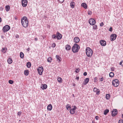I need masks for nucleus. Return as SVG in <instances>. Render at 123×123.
Returning a JSON list of instances; mask_svg holds the SVG:
<instances>
[{
    "instance_id": "obj_37",
    "label": "nucleus",
    "mask_w": 123,
    "mask_h": 123,
    "mask_svg": "<svg viewBox=\"0 0 123 123\" xmlns=\"http://www.w3.org/2000/svg\"><path fill=\"white\" fill-rule=\"evenodd\" d=\"M9 83L11 84H12L13 83V80H10L9 81Z\"/></svg>"
},
{
    "instance_id": "obj_29",
    "label": "nucleus",
    "mask_w": 123,
    "mask_h": 123,
    "mask_svg": "<svg viewBox=\"0 0 123 123\" xmlns=\"http://www.w3.org/2000/svg\"><path fill=\"white\" fill-rule=\"evenodd\" d=\"M58 81L60 83H62V78L59 77L57 79Z\"/></svg>"
},
{
    "instance_id": "obj_30",
    "label": "nucleus",
    "mask_w": 123,
    "mask_h": 123,
    "mask_svg": "<svg viewBox=\"0 0 123 123\" xmlns=\"http://www.w3.org/2000/svg\"><path fill=\"white\" fill-rule=\"evenodd\" d=\"M66 107L67 110H69L71 108L69 104L67 105H66Z\"/></svg>"
},
{
    "instance_id": "obj_53",
    "label": "nucleus",
    "mask_w": 123,
    "mask_h": 123,
    "mask_svg": "<svg viewBox=\"0 0 123 123\" xmlns=\"http://www.w3.org/2000/svg\"><path fill=\"white\" fill-rule=\"evenodd\" d=\"M16 37L17 38H18L19 37V36L18 35H17L16 36Z\"/></svg>"
},
{
    "instance_id": "obj_52",
    "label": "nucleus",
    "mask_w": 123,
    "mask_h": 123,
    "mask_svg": "<svg viewBox=\"0 0 123 123\" xmlns=\"http://www.w3.org/2000/svg\"><path fill=\"white\" fill-rule=\"evenodd\" d=\"M122 62H123V61H122L121 62H120L119 63V64L120 65H121V66H122Z\"/></svg>"
},
{
    "instance_id": "obj_35",
    "label": "nucleus",
    "mask_w": 123,
    "mask_h": 123,
    "mask_svg": "<svg viewBox=\"0 0 123 123\" xmlns=\"http://www.w3.org/2000/svg\"><path fill=\"white\" fill-rule=\"evenodd\" d=\"M58 1L60 3H62L63 2L64 0H58Z\"/></svg>"
},
{
    "instance_id": "obj_38",
    "label": "nucleus",
    "mask_w": 123,
    "mask_h": 123,
    "mask_svg": "<svg viewBox=\"0 0 123 123\" xmlns=\"http://www.w3.org/2000/svg\"><path fill=\"white\" fill-rule=\"evenodd\" d=\"M92 19H91V18L90 19V20L89 21V23L91 25H92Z\"/></svg>"
},
{
    "instance_id": "obj_10",
    "label": "nucleus",
    "mask_w": 123,
    "mask_h": 123,
    "mask_svg": "<svg viewBox=\"0 0 123 123\" xmlns=\"http://www.w3.org/2000/svg\"><path fill=\"white\" fill-rule=\"evenodd\" d=\"M100 43L101 46H105L106 44V42L103 40H101L100 41Z\"/></svg>"
},
{
    "instance_id": "obj_64",
    "label": "nucleus",
    "mask_w": 123,
    "mask_h": 123,
    "mask_svg": "<svg viewBox=\"0 0 123 123\" xmlns=\"http://www.w3.org/2000/svg\"><path fill=\"white\" fill-rule=\"evenodd\" d=\"M74 85H75L74 84Z\"/></svg>"
},
{
    "instance_id": "obj_51",
    "label": "nucleus",
    "mask_w": 123,
    "mask_h": 123,
    "mask_svg": "<svg viewBox=\"0 0 123 123\" xmlns=\"http://www.w3.org/2000/svg\"><path fill=\"white\" fill-rule=\"evenodd\" d=\"M112 28L111 27L109 29V31H112Z\"/></svg>"
},
{
    "instance_id": "obj_63",
    "label": "nucleus",
    "mask_w": 123,
    "mask_h": 123,
    "mask_svg": "<svg viewBox=\"0 0 123 123\" xmlns=\"http://www.w3.org/2000/svg\"><path fill=\"white\" fill-rule=\"evenodd\" d=\"M15 19H17V18H15Z\"/></svg>"
},
{
    "instance_id": "obj_14",
    "label": "nucleus",
    "mask_w": 123,
    "mask_h": 123,
    "mask_svg": "<svg viewBox=\"0 0 123 123\" xmlns=\"http://www.w3.org/2000/svg\"><path fill=\"white\" fill-rule=\"evenodd\" d=\"M74 42L76 43H78L80 41L79 38L77 37H76L74 38Z\"/></svg>"
},
{
    "instance_id": "obj_8",
    "label": "nucleus",
    "mask_w": 123,
    "mask_h": 123,
    "mask_svg": "<svg viewBox=\"0 0 123 123\" xmlns=\"http://www.w3.org/2000/svg\"><path fill=\"white\" fill-rule=\"evenodd\" d=\"M118 111L116 109H114L112 111V115L113 117H115L117 114Z\"/></svg>"
},
{
    "instance_id": "obj_46",
    "label": "nucleus",
    "mask_w": 123,
    "mask_h": 123,
    "mask_svg": "<svg viewBox=\"0 0 123 123\" xmlns=\"http://www.w3.org/2000/svg\"><path fill=\"white\" fill-rule=\"evenodd\" d=\"M111 69L112 71H114V68L113 67H111Z\"/></svg>"
},
{
    "instance_id": "obj_2",
    "label": "nucleus",
    "mask_w": 123,
    "mask_h": 123,
    "mask_svg": "<svg viewBox=\"0 0 123 123\" xmlns=\"http://www.w3.org/2000/svg\"><path fill=\"white\" fill-rule=\"evenodd\" d=\"M86 53L88 57H91L93 54V51L89 47H86Z\"/></svg>"
},
{
    "instance_id": "obj_44",
    "label": "nucleus",
    "mask_w": 123,
    "mask_h": 123,
    "mask_svg": "<svg viewBox=\"0 0 123 123\" xmlns=\"http://www.w3.org/2000/svg\"><path fill=\"white\" fill-rule=\"evenodd\" d=\"M100 91L99 90H98L96 92V94L98 95H99L100 93Z\"/></svg>"
},
{
    "instance_id": "obj_5",
    "label": "nucleus",
    "mask_w": 123,
    "mask_h": 123,
    "mask_svg": "<svg viewBox=\"0 0 123 123\" xmlns=\"http://www.w3.org/2000/svg\"><path fill=\"white\" fill-rule=\"evenodd\" d=\"M10 28V27L8 25H6L4 26L2 29V30L3 32L5 33Z\"/></svg>"
},
{
    "instance_id": "obj_34",
    "label": "nucleus",
    "mask_w": 123,
    "mask_h": 123,
    "mask_svg": "<svg viewBox=\"0 0 123 123\" xmlns=\"http://www.w3.org/2000/svg\"><path fill=\"white\" fill-rule=\"evenodd\" d=\"M52 38L54 39H55L56 38V36L55 34H54L52 35Z\"/></svg>"
},
{
    "instance_id": "obj_11",
    "label": "nucleus",
    "mask_w": 123,
    "mask_h": 123,
    "mask_svg": "<svg viewBox=\"0 0 123 123\" xmlns=\"http://www.w3.org/2000/svg\"><path fill=\"white\" fill-rule=\"evenodd\" d=\"M22 6L24 7L26 6L27 4V0H22Z\"/></svg>"
},
{
    "instance_id": "obj_42",
    "label": "nucleus",
    "mask_w": 123,
    "mask_h": 123,
    "mask_svg": "<svg viewBox=\"0 0 123 123\" xmlns=\"http://www.w3.org/2000/svg\"><path fill=\"white\" fill-rule=\"evenodd\" d=\"M21 111H19L18 112V115L19 116H20L21 114Z\"/></svg>"
},
{
    "instance_id": "obj_16",
    "label": "nucleus",
    "mask_w": 123,
    "mask_h": 123,
    "mask_svg": "<svg viewBox=\"0 0 123 123\" xmlns=\"http://www.w3.org/2000/svg\"><path fill=\"white\" fill-rule=\"evenodd\" d=\"M56 58L57 61H58L59 62H60L61 61V58L58 55H56Z\"/></svg>"
},
{
    "instance_id": "obj_48",
    "label": "nucleus",
    "mask_w": 123,
    "mask_h": 123,
    "mask_svg": "<svg viewBox=\"0 0 123 123\" xmlns=\"http://www.w3.org/2000/svg\"><path fill=\"white\" fill-rule=\"evenodd\" d=\"M87 72H85L83 74V75L84 76H86L87 75Z\"/></svg>"
},
{
    "instance_id": "obj_22",
    "label": "nucleus",
    "mask_w": 123,
    "mask_h": 123,
    "mask_svg": "<svg viewBox=\"0 0 123 123\" xmlns=\"http://www.w3.org/2000/svg\"><path fill=\"white\" fill-rule=\"evenodd\" d=\"M24 54L22 52H20V55L21 58L22 59L23 58H24Z\"/></svg>"
},
{
    "instance_id": "obj_23",
    "label": "nucleus",
    "mask_w": 123,
    "mask_h": 123,
    "mask_svg": "<svg viewBox=\"0 0 123 123\" xmlns=\"http://www.w3.org/2000/svg\"><path fill=\"white\" fill-rule=\"evenodd\" d=\"M26 66L27 68H30L31 66V63L30 62H28L27 63Z\"/></svg>"
},
{
    "instance_id": "obj_20",
    "label": "nucleus",
    "mask_w": 123,
    "mask_h": 123,
    "mask_svg": "<svg viewBox=\"0 0 123 123\" xmlns=\"http://www.w3.org/2000/svg\"><path fill=\"white\" fill-rule=\"evenodd\" d=\"M6 10L7 12H8L9 11L10 9V7L9 5H7L5 7Z\"/></svg>"
},
{
    "instance_id": "obj_36",
    "label": "nucleus",
    "mask_w": 123,
    "mask_h": 123,
    "mask_svg": "<svg viewBox=\"0 0 123 123\" xmlns=\"http://www.w3.org/2000/svg\"><path fill=\"white\" fill-rule=\"evenodd\" d=\"M99 89H98L97 88L95 87L94 88L93 91L95 92H96Z\"/></svg>"
},
{
    "instance_id": "obj_57",
    "label": "nucleus",
    "mask_w": 123,
    "mask_h": 123,
    "mask_svg": "<svg viewBox=\"0 0 123 123\" xmlns=\"http://www.w3.org/2000/svg\"><path fill=\"white\" fill-rule=\"evenodd\" d=\"M1 18L0 17V23L1 22Z\"/></svg>"
},
{
    "instance_id": "obj_17",
    "label": "nucleus",
    "mask_w": 123,
    "mask_h": 123,
    "mask_svg": "<svg viewBox=\"0 0 123 123\" xmlns=\"http://www.w3.org/2000/svg\"><path fill=\"white\" fill-rule=\"evenodd\" d=\"M52 108V106L51 104H49L47 106V110L48 111H51Z\"/></svg>"
},
{
    "instance_id": "obj_39",
    "label": "nucleus",
    "mask_w": 123,
    "mask_h": 123,
    "mask_svg": "<svg viewBox=\"0 0 123 123\" xmlns=\"http://www.w3.org/2000/svg\"><path fill=\"white\" fill-rule=\"evenodd\" d=\"M80 69L79 68H77L75 71V72L76 73H78L79 72Z\"/></svg>"
},
{
    "instance_id": "obj_6",
    "label": "nucleus",
    "mask_w": 123,
    "mask_h": 123,
    "mask_svg": "<svg viewBox=\"0 0 123 123\" xmlns=\"http://www.w3.org/2000/svg\"><path fill=\"white\" fill-rule=\"evenodd\" d=\"M38 73L40 75L42 74V72L43 70V67L42 66L39 67V68L37 69Z\"/></svg>"
},
{
    "instance_id": "obj_50",
    "label": "nucleus",
    "mask_w": 123,
    "mask_h": 123,
    "mask_svg": "<svg viewBox=\"0 0 123 123\" xmlns=\"http://www.w3.org/2000/svg\"><path fill=\"white\" fill-rule=\"evenodd\" d=\"M0 10L1 11H2L3 10V8L1 6L0 8Z\"/></svg>"
},
{
    "instance_id": "obj_58",
    "label": "nucleus",
    "mask_w": 123,
    "mask_h": 123,
    "mask_svg": "<svg viewBox=\"0 0 123 123\" xmlns=\"http://www.w3.org/2000/svg\"><path fill=\"white\" fill-rule=\"evenodd\" d=\"M1 38H4V36H1Z\"/></svg>"
},
{
    "instance_id": "obj_18",
    "label": "nucleus",
    "mask_w": 123,
    "mask_h": 123,
    "mask_svg": "<svg viewBox=\"0 0 123 123\" xmlns=\"http://www.w3.org/2000/svg\"><path fill=\"white\" fill-rule=\"evenodd\" d=\"M65 48L67 50H69L71 49V46L67 44L65 46Z\"/></svg>"
},
{
    "instance_id": "obj_25",
    "label": "nucleus",
    "mask_w": 123,
    "mask_h": 123,
    "mask_svg": "<svg viewBox=\"0 0 123 123\" xmlns=\"http://www.w3.org/2000/svg\"><path fill=\"white\" fill-rule=\"evenodd\" d=\"M74 3L73 2H71L70 4V6L71 7L73 8L74 7Z\"/></svg>"
},
{
    "instance_id": "obj_62",
    "label": "nucleus",
    "mask_w": 123,
    "mask_h": 123,
    "mask_svg": "<svg viewBox=\"0 0 123 123\" xmlns=\"http://www.w3.org/2000/svg\"><path fill=\"white\" fill-rule=\"evenodd\" d=\"M122 117L123 118V114H122Z\"/></svg>"
},
{
    "instance_id": "obj_41",
    "label": "nucleus",
    "mask_w": 123,
    "mask_h": 123,
    "mask_svg": "<svg viewBox=\"0 0 123 123\" xmlns=\"http://www.w3.org/2000/svg\"><path fill=\"white\" fill-rule=\"evenodd\" d=\"M118 123H123V120L122 119L120 120L119 121Z\"/></svg>"
},
{
    "instance_id": "obj_28",
    "label": "nucleus",
    "mask_w": 123,
    "mask_h": 123,
    "mask_svg": "<svg viewBox=\"0 0 123 123\" xmlns=\"http://www.w3.org/2000/svg\"><path fill=\"white\" fill-rule=\"evenodd\" d=\"M109 110L108 109H106L105 110L104 112V114L105 115H106L109 112Z\"/></svg>"
},
{
    "instance_id": "obj_40",
    "label": "nucleus",
    "mask_w": 123,
    "mask_h": 123,
    "mask_svg": "<svg viewBox=\"0 0 123 123\" xmlns=\"http://www.w3.org/2000/svg\"><path fill=\"white\" fill-rule=\"evenodd\" d=\"M2 52L5 53L6 52V49L4 48H2Z\"/></svg>"
},
{
    "instance_id": "obj_3",
    "label": "nucleus",
    "mask_w": 123,
    "mask_h": 123,
    "mask_svg": "<svg viewBox=\"0 0 123 123\" xmlns=\"http://www.w3.org/2000/svg\"><path fill=\"white\" fill-rule=\"evenodd\" d=\"M80 49V46L77 44L75 43L72 47V50L74 53H76L78 52Z\"/></svg>"
},
{
    "instance_id": "obj_31",
    "label": "nucleus",
    "mask_w": 123,
    "mask_h": 123,
    "mask_svg": "<svg viewBox=\"0 0 123 123\" xmlns=\"http://www.w3.org/2000/svg\"><path fill=\"white\" fill-rule=\"evenodd\" d=\"M110 98V96L109 95L107 94L106 95V98L107 99H109Z\"/></svg>"
},
{
    "instance_id": "obj_27",
    "label": "nucleus",
    "mask_w": 123,
    "mask_h": 123,
    "mask_svg": "<svg viewBox=\"0 0 123 123\" xmlns=\"http://www.w3.org/2000/svg\"><path fill=\"white\" fill-rule=\"evenodd\" d=\"M114 75V74L112 72H111L109 74V76L111 77H113Z\"/></svg>"
},
{
    "instance_id": "obj_33",
    "label": "nucleus",
    "mask_w": 123,
    "mask_h": 123,
    "mask_svg": "<svg viewBox=\"0 0 123 123\" xmlns=\"http://www.w3.org/2000/svg\"><path fill=\"white\" fill-rule=\"evenodd\" d=\"M97 29V26L96 25H94L93 27V29L96 30Z\"/></svg>"
},
{
    "instance_id": "obj_49",
    "label": "nucleus",
    "mask_w": 123,
    "mask_h": 123,
    "mask_svg": "<svg viewBox=\"0 0 123 123\" xmlns=\"http://www.w3.org/2000/svg\"><path fill=\"white\" fill-rule=\"evenodd\" d=\"M99 79L100 81H102L103 80V77H102L101 78H100Z\"/></svg>"
},
{
    "instance_id": "obj_7",
    "label": "nucleus",
    "mask_w": 123,
    "mask_h": 123,
    "mask_svg": "<svg viewBox=\"0 0 123 123\" xmlns=\"http://www.w3.org/2000/svg\"><path fill=\"white\" fill-rule=\"evenodd\" d=\"M117 37V35L115 34H111V41H113Z\"/></svg>"
},
{
    "instance_id": "obj_43",
    "label": "nucleus",
    "mask_w": 123,
    "mask_h": 123,
    "mask_svg": "<svg viewBox=\"0 0 123 123\" xmlns=\"http://www.w3.org/2000/svg\"><path fill=\"white\" fill-rule=\"evenodd\" d=\"M56 46V44L55 43H53L52 44V47L53 48L55 47Z\"/></svg>"
},
{
    "instance_id": "obj_56",
    "label": "nucleus",
    "mask_w": 123,
    "mask_h": 123,
    "mask_svg": "<svg viewBox=\"0 0 123 123\" xmlns=\"http://www.w3.org/2000/svg\"><path fill=\"white\" fill-rule=\"evenodd\" d=\"M38 40L37 38H35V41H37Z\"/></svg>"
},
{
    "instance_id": "obj_21",
    "label": "nucleus",
    "mask_w": 123,
    "mask_h": 123,
    "mask_svg": "<svg viewBox=\"0 0 123 123\" xmlns=\"http://www.w3.org/2000/svg\"><path fill=\"white\" fill-rule=\"evenodd\" d=\"M25 74L26 76H27L29 74V71L28 70H26L24 71Z\"/></svg>"
},
{
    "instance_id": "obj_26",
    "label": "nucleus",
    "mask_w": 123,
    "mask_h": 123,
    "mask_svg": "<svg viewBox=\"0 0 123 123\" xmlns=\"http://www.w3.org/2000/svg\"><path fill=\"white\" fill-rule=\"evenodd\" d=\"M7 62L9 64H11V63L12 62V60L11 58H9L7 60Z\"/></svg>"
},
{
    "instance_id": "obj_32",
    "label": "nucleus",
    "mask_w": 123,
    "mask_h": 123,
    "mask_svg": "<svg viewBox=\"0 0 123 123\" xmlns=\"http://www.w3.org/2000/svg\"><path fill=\"white\" fill-rule=\"evenodd\" d=\"M51 60L52 58L50 57H49L48 58L47 60L48 62H50L51 61Z\"/></svg>"
},
{
    "instance_id": "obj_24",
    "label": "nucleus",
    "mask_w": 123,
    "mask_h": 123,
    "mask_svg": "<svg viewBox=\"0 0 123 123\" xmlns=\"http://www.w3.org/2000/svg\"><path fill=\"white\" fill-rule=\"evenodd\" d=\"M92 19V25H94L96 23V21L95 20L93 19L92 18H91Z\"/></svg>"
},
{
    "instance_id": "obj_1",
    "label": "nucleus",
    "mask_w": 123,
    "mask_h": 123,
    "mask_svg": "<svg viewBox=\"0 0 123 123\" xmlns=\"http://www.w3.org/2000/svg\"><path fill=\"white\" fill-rule=\"evenodd\" d=\"M21 22L23 26L26 28L29 25L28 21L27 18L25 16L21 19Z\"/></svg>"
},
{
    "instance_id": "obj_12",
    "label": "nucleus",
    "mask_w": 123,
    "mask_h": 123,
    "mask_svg": "<svg viewBox=\"0 0 123 123\" xmlns=\"http://www.w3.org/2000/svg\"><path fill=\"white\" fill-rule=\"evenodd\" d=\"M62 37V35L59 33L58 32H57L56 35V38L58 40L60 39Z\"/></svg>"
},
{
    "instance_id": "obj_13",
    "label": "nucleus",
    "mask_w": 123,
    "mask_h": 123,
    "mask_svg": "<svg viewBox=\"0 0 123 123\" xmlns=\"http://www.w3.org/2000/svg\"><path fill=\"white\" fill-rule=\"evenodd\" d=\"M47 85L45 84H42L41 88L43 89H46L47 88Z\"/></svg>"
},
{
    "instance_id": "obj_45",
    "label": "nucleus",
    "mask_w": 123,
    "mask_h": 123,
    "mask_svg": "<svg viewBox=\"0 0 123 123\" xmlns=\"http://www.w3.org/2000/svg\"><path fill=\"white\" fill-rule=\"evenodd\" d=\"M104 25V24L103 22H101V23H100V25L101 26H103Z\"/></svg>"
},
{
    "instance_id": "obj_9",
    "label": "nucleus",
    "mask_w": 123,
    "mask_h": 123,
    "mask_svg": "<svg viewBox=\"0 0 123 123\" xmlns=\"http://www.w3.org/2000/svg\"><path fill=\"white\" fill-rule=\"evenodd\" d=\"M77 108V107L74 106L72 109H70V113L71 114H73L75 112V110Z\"/></svg>"
},
{
    "instance_id": "obj_55",
    "label": "nucleus",
    "mask_w": 123,
    "mask_h": 123,
    "mask_svg": "<svg viewBox=\"0 0 123 123\" xmlns=\"http://www.w3.org/2000/svg\"><path fill=\"white\" fill-rule=\"evenodd\" d=\"M30 50V48H28L27 49V50L28 51H29Z\"/></svg>"
},
{
    "instance_id": "obj_4",
    "label": "nucleus",
    "mask_w": 123,
    "mask_h": 123,
    "mask_svg": "<svg viewBox=\"0 0 123 123\" xmlns=\"http://www.w3.org/2000/svg\"><path fill=\"white\" fill-rule=\"evenodd\" d=\"M119 81L117 79L114 80L112 82V85L115 87H117L119 86Z\"/></svg>"
},
{
    "instance_id": "obj_15",
    "label": "nucleus",
    "mask_w": 123,
    "mask_h": 123,
    "mask_svg": "<svg viewBox=\"0 0 123 123\" xmlns=\"http://www.w3.org/2000/svg\"><path fill=\"white\" fill-rule=\"evenodd\" d=\"M89 80V79L88 78H86L85 80V82L83 83V84L84 85L88 83Z\"/></svg>"
},
{
    "instance_id": "obj_54",
    "label": "nucleus",
    "mask_w": 123,
    "mask_h": 123,
    "mask_svg": "<svg viewBox=\"0 0 123 123\" xmlns=\"http://www.w3.org/2000/svg\"><path fill=\"white\" fill-rule=\"evenodd\" d=\"M76 79L78 80L79 79V77H77L76 78Z\"/></svg>"
},
{
    "instance_id": "obj_59",
    "label": "nucleus",
    "mask_w": 123,
    "mask_h": 123,
    "mask_svg": "<svg viewBox=\"0 0 123 123\" xmlns=\"http://www.w3.org/2000/svg\"><path fill=\"white\" fill-rule=\"evenodd\" d=\"M122 66L123 67V62L122 63Z\"/></svg>"
},
{
    "instance_id": "obj_60",
    "label": "nucleus",
    "mask_w": 123,
    "mask_h": 123,
    "mask_svg": "<svg viewBox=\"0 0 123 123\" xmlns=\"http://www.w3.org/2000/svg\"><path fill=\"white\" fill-rule=\"evenodd\" d=\"M88 14H91V13L90 14V12H89L88 13Z\"/></svg>"
},
{
    "instance_id": "obj_61",
    "label": "nucleus",
    "mask_w": 123,
    "mask_h": 123,
    "mask_svg": "<svg viewBox=\"0 0 123 123\" xmlns=\"http://www.w3.org/2000/svg\"><path fill=\"white\" fill-rule=\"evenodd\" d=\"M96 78H97L96 77L95 78H94V80H96Z\"/></svg>"
},
{
    "instance_id": "obj_19",
    "label": "nucleus",
    "mask_w": 123,
    "mask_h": 123,
    "mask_svg": "<svg viewBox=\"0 0 123 123\" xmlns=\"http://www.w3.org/2000/svg\"><path fill=\"white\" fill-rule=\"evenodd\" d=\"M81 5L85 9H86L87 8V5L85 3H82Z\"/></svg>"
},
{
    "instance_id": "obj_47",
    "label": "nucleus",
    "mask_w": 123,
    "mask_h": 123,
    "mask_svg": "<svg viewBox=\"0 0 123 123\" xmlns=\"http://www.w3.org/2000/svg\"><path fill=\"white\" fill-rule=\"evenodd\" d=\"M95 119L96 120H98L99 119V117L98 116H96L95 117Z\"/></svg>"
}]
</instances>
